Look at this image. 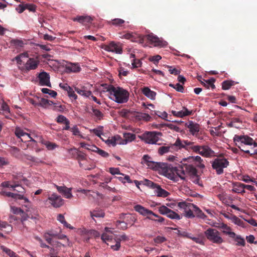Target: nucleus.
Segmentation results:
<instances>
[{
  "instance_id": "obj_1",
  "label": "nucleus",
  "mask_w": 257,
  "mask_h": 257,
  "mask_svg": "<svg viewBox=\"0 0 257 257\" xmlns=\"http://www.w3.org/2000/svg\"><path fill=\"white\" fill-rule=\"evenodd\" d=\"M119 37L130 40L134 42L143 44L146 40L155 47H165L167 45V42L162 39H160L153 33L147 35H142L138 34L127 33L125 34H120Z\"/></svg>"
},
{
  "instance_id": "obj_23",
  "label": "nucleus",
  "mask_w": 257,
  "mask_h": 257,
  "mask_svg": "<svg viewBox=\"0 0 257 257\" xmlns=\"http://www.w3.org/2000/svg\"><path fill=\"white\" fill-rule=\"evenodd\" d=\"M183 168L185 173L190 175L195 176L197 175V171L196 169L191 164H182Z\"/></svg>"
},
{
  "instance_id": "obj_26",
  "label": "nucleus",
  "mask_w": 257,
  "mask_h": 257,
  "mask_svg": "<svg viewBox=\"0 0 257 257\" xmlns=\"http://www.w3.org/2000/svg\"><path fill=\"white\" fill-rule=\"evenodd\" d=\"M172 113L175 116L182 117L192 114V111H189L186 107H183V109L180 111L172 110Z\"/></svg>"
},
{
  "instance_id": "obj_60",
  "label": "nucleus",
  "mask_w": 257,
  "mask_h": 257,
  "mask_svg": "<svg viewBox=\"0 0 257 257\" xmlns=\"http://www.w3.org/2000/svg\"><path fill=\"white\" fill-rule=\"evenodd\" d=\"M67 120L68 119L63 115H59L56 118V121L59 123H65Z\"/></svg>"
},
{
  "instance_id": "obj_18",
  "label": "nucleus",
  "mask_w": 257,
  "mask_h": 257,
  "mask_svg": "<svg viewBox=\"0 0 257 257\" xmlns=\"http://www.w3.org/2000/svg\"><path fill=\"white\" fill-rule=\"evenodd\" d=\"M66 72L67 73H77L80 71L81 68L78 63L66 62L65 64Z\"/></svg>"
},
{
  "instance_id": "obj_21",
  "label": "nucleus",
  "mask_w": 257,
  "mask_h": 257,
  "mask_svg": "<svg viewBox=\"0 0 257 257\" xmlns=\"http://www.w3.org/2000/svg\"><path fill=\"white\" fill-rule=\"evenodd\" d=\"M76 151V159L79 161V166L81 168H84L85 170H90L91 168L86 167L83 166V164L81 162V161H84L86 160V155L84 153L79 151L76 149H74Z\"/></svg>"
},
{
  "instance_id": "obj_12",
  "label": "nucleus",
  "mask_w": 257,
  "mask_h": 257,
  "mask_svg": "<svg viewBox=\"0 0 257 257\" xmlns=\"http://www.w3.org/2000/svg\"><path fill=\"white\" fill-rule=\"evenodd\" d=\"M15 133L16 136L20 139L22 142L26 143L31 141L35 143L36 142V141L31 137L29 134L25 132L23 130L19 127H17L16 128Z\"/></svg>"
},
{
  "instance_id": "obj_59",
  "label": "nucleus",
  "mask_w": 257,
  "mask_h": 257,
  "mask_svg": "<svg viewBox=\"0 0 257 257\" xmlns=\"http://www.w3.org/2000/svg\"><path fill=\"white\" fill-rule=\"evenodd\" d=\"M92 111L94 115L98 119H101L103 116V113L98 109L92 108Z\"/></svg>"
},
{
  "instance_id": "obj_45",
  "label": "nucleus",
  "mask_w": 257,
  "mask_h": 257,
  "mask_svg": "<svg viewBox=\"0 0 257 257\" xmlns=\"http://www.w3.org/2000/svg\"><path fill=\"white\" fill-rule=\"evenodd\" d=\"M130 57L134 58L132 62V65L134 68H138L141 66L142 64L141 61L139 59H135V54H131Z\"/></svg>"
},
{
  "instance_id": "obj_8",
  "label": "nucleus",
  "mask_w": 257,
  "mask_h": 257,
  "mask_svg": "<svg viewBox=\"0 0 257 257\" xmlns=\"http://www.w3.org/2000/svg\"><path fill=\"white\" fill-rule=\"evenodd\" d=\"M204 233L207 238L213 243L220 244L223 241L220 236L219 232L215 229L208 228Z\"/></svg>"
},
{
  "instance_id": "obj_41",
  "label": "nucleus",
  "mask_w": 257,
  "mask_h": 257,
  "mask_svg": "<svg viewBox=\"0 0 257 257\" xmlns=\"http://www.w3.org/2000/svg\"><path fill=\"white\" fill-rule=\"evenodd\" d=\"M91 217L94 218L95 217H103L104 216V213L103 210H93L90 212Z\"/></svg>"
},
{
  "instance_id": "obj_2",
  "label": "nucleus",
  "mask_w": 257,
  "mask_h": 257,
  "mask_svg": "<svg viewBox=\"0 0 257 257\" xmlns=\"http://www.w3.org/2000/svg\"><path fill=\"white\" fill-rule=\"evenodd\" d=\"M233 141L241 151L250 156L257 155V143L247 136L235 135Z\"/></svg>"
},
{
  "instance_id": "obj_3",
  "label": "nucleus",
  "mask_w": 257,
  "mask_h": 257,
  "mask_svg": "<svg viewBox=\"0 0 257 257\" xmlns=\"http://www.w3.org/2000/svg\"><path fill=\"white\" fill-rule=\"evenodd\" d=\"M106 91L109 93V98L118 103H125L128 101L129 93L122 88L115 87L109 85L105 87Z\"/></svg>"
},
{
  "instance_id": "obj_53",
  "label": "nucleus",
  "mask_w": 257,
  "mask_h": 257,
  "mask_svg": "<svg viewBox=\"0 0 257 257\" xmlns=\"http://www.w3.org/2000/svg\"><path fill=\"white\" fill-rule=\"evenodd\" d=\"M120 181H121L123 183H125V182L132 183V181L130 179V177L128 175L125 176H121L119 177H116Z\"/></svg>"
},
{
  "instance_id": "obj_22",
  "label": "nucleus",
  "mask_w": 257,
  "mask_h": 257,
  "mask_svg": "<svg viewBox=\"0 0 257 257\" xmlns=\"http://www.w3.org/2000/svg\"><path fill=\"white\" fill-rule=\"evenodd\" d=\"M142 164H146L149 168L155 169L157 167L158 164L152 161L151 157L148 155H145L142 158Z\"/></svg>"
},
{
  "instance_id": "obj_29",
  "label": "nucleus",
  "mask_w": 257,
  "mask_h": 257,
  "mask_svg": "<svg viewBox=\"0 0 257 257\" xmlns=\"http://www.w3.org/2000/svg\"><path fill=\"white\" fill-rule=\"evenodd\" d=\"M128 236L125 234H122L120 235L117 239H115V245H111V248H112L114 250H118L120 246V241L121 240H128Z\"/></svg>"
},
{
  "instance_id": "obj_7",
  "label": "nucleus",
  "mask_w": 257,
  "mask_h": 257,
  "mask_svg": "<svg viewBox=\"0 0 257 257\" xmlns=\"http://www.w3.org/2000/svg\"><path fill=\"white\" fill-rule=\"evenodd\" d=\"M229 162L224 158H216L211 163L212 168L215 170L217 175L223 173V169L227 168L229 165Z\"/></svg>"
},
{
  "instance_id": "obj_52",
  "label": "nucleus",
  "mask_w": 257,
  "mask_h": 257,
  "mask_svg": "<svg viewBox=\"0 0 257 257\" xmlns=\"http://www.w3.org/2000/svg\"><path fill=\"white\" fill-rule=\"evenodd\" d=\"M235 241H236L237 245H241V246H244L245 242L244 238H242L240 235H236L234 237Z\"/></svg>"
},
{
  "instance_id": "obj_46",
  "label": "nucleus",
  "mask_w": 257,
  "mask_h": 257,
  "mask_svg": "<svg viewBox=\"0 0 257 257\" xmlns=\"http://www.w3.org/2000/svg\"><path fill=\"white\" fill-rule=\"evenodd\" d=\"M124 138L125 140V144H126L128 141L131 142L136 139V135L132 133H125L124 134Z\"/></svg>"
},
{
  "instance_id": "obj_40",
  "label": "nucleus",
  "mask_w": 257,
  "mask_h": 257,
  "mask_svg": "<svg viewBox=\"0 0 257 257\" xmlns=\"http://www.w3.org/2000/svg\"><path fill=\"white\" fill-rule=\"evenodd\" d=\"M93 148H94L93 150H92V152H96L99 155H100L101 157L104 158H107L109 156V154L106 152L98 148L96 146H92Z\"/></svg>"
},
{
  "instance_id": "obj_31",
  "label": "nucleus",
  "mask_w": 257,
  "mask_h": 257,
  "mask_svg": "<svg viewBox=\"0 0 257 257\" xmlns=\"http://www.w3.org/2000/svg\"><path fill=\"white\" fill-rule=\"evenodd\" d=\"M221 213L224 215V216L227 218L230 219L235 224L237 225H240L242 221L237 217L236 216L229 214V213H226L225 210H222Z\"/></svg>"
},
{
  "instance_id": "obj_39",
  "label": "nucleus",
  "mask_w": 257,
  "mask_h": 257,
  "mask_svg": "<svg viewBox=\"0 0 257 257\" xmlns=\"http://www.w3.org/2000/svg\"><path fill=\"white\" fill-rule=\"evenodd\" d=\"M184 142H188V141H183L182 142L179 139H178L176 140V142L174 144L171 145V146H172V148L174 146H175V147H177L178 149L184 148L186 146V147H187V149L189 150V146L188 145H186L184 143Z\"/></svg>"
},
{
  "instance_id": "obj_55",
  "label": "nucleus",
  "mask_w": 257,
  "mask_h": 257,
  "mask_svg": "<svg viewBox=\"0 0 257 257\" xmlns=\"http://www.w3.org/2000/svg\"><path fill=\"white\" fill-rule=\"evenodd\" d=\"M109 172L112 175H120L121 176H124L123 174L120 172L119 169L118 168H109Z\"/></svg>"
},
{
  "instance_id": "obj_25",
  "label": "nucleus",
  "mask_w": 257,
  "mask_h": 257,
  "mask_svg": "<svg viewBox=\"0 0 257 257\" xmlns=\"http://www.w3.org/2000/svg\"><path fill=\"white\" fill-rule=\"evenodd\" d=\"M2 194L5 195L9 197H11L15 199H24L25 203H29V200L27 198L24 197L22 194L12 193L10 192L2 191Z\"/></svg>"
},
{
  "instance_id": "obj_58",
  "label": "nucleus",
  "mask_w": 257,
  "mask_h": 257,
  "mask_svg": "<svg viewBox=\"0 0 257 257\" xmlns=\"http://www.w3.org/2000/svg\"><path fill=\"white\" fill-rule=\"evenodd\" d=\"M166 238L164 236H157L154 238V241L156 244H160L166 241Z\"/></svg>"
},
{
  "instance_id": "obj_63",
  "label": "nucleus",
  "mask_w": 257,
  "mask_h": 257,
  "mask_svg": "<svg viewBox=\"0 0 257 257\" xmlns=\"http://www.w3.org/2000/svg\"><path fill=\"white\" fill-rule=\"evenodd\" d=\"M67 92L68 96L70 98H73L74 100H76L77 99V95L75 93V92L72 87H70V90H68Z\"/></svg>"
},
{
  "instance_id": "obj_19",
  "label": "nucleus",
  "mask_w": 257,
  "mask_h": 257,
  "mask_svg": "<svg viewBox=\"0 0 257 257\" xmlns=\"http://www.w3.org/2000/svg\"><path fill=\"white\" fill-rule=\"evenodd\" d=\"M185 125L189 129L190 133L193 136H196L199 132V125L192 121H189L186 123Z\"/></svg>"
},
{
  "instance_id": "obj_4",
  "label": "nucleus",
  "mask_w": 257,
  "mask_h": 257,
  "mask_svg": "<svg viewBox=\"0 0 257 257\" xmlns=\"http://www.w3.org/2000/svg\"><path fill=\"white\" fill-rule=\"evenodd\" d=\"M166 176L171 180L177 181V178L180 177L182 180L185 179V172L183 168V165L178 167H173L168 164H163L161 167Z\"/></svg>"
},
{
  "instance_id": "obj_13",
  "label": "nucleus",
  "mask_w": 257,
  "mask_h": 257,
  "mask_svg": "<svg viewBox=\"0 0 257 257\" xmlns=\"http://www.w3.org/2000/svg\"><path fill=\"white\" fill-rule=\"evenodd\" d=\"M139 213L144 216H146L147 218L150 219L157 221L159 222H162L164 220V218L162 217L158 216L157 214L153 213L150 210H136Z\"/></svg>"
},
{
  "instance_id": "obj_33",
  "label": "nucleus",
  "mask_w": 257,
  "mask_h": 257,
  "mask_svg": "<svg viewBox=\"0 0 257 257\" xmlns=\"http://www.w3.org/2000/svg\"><path fill=\"white\" fill-rule=\"evenodd\" d=\"M105 230L106 232L103 233L101 235V239L104 242H106V241H111L113 237V234L107 227L105 228Z\"/></svg>"
},
{
  "instance_id": "obj_48",
  "label": "nucleus",
  "mask_w": 257,
  "mask_h": 257,
  "mask_svg": "<svg viewBox=\"0 0 257 257\" xmlns=\"http://www.w3.org/2000/svg\"><path fill=\"white\" fill-rule=\"evenodd\" d=\"M53 102L45 98H41L39 100V106L42 107H47L48 105H51Z\"/></svg>"
},
{
  "instance_id": "obj_50",
  "label": "nucleus",
  "mask_w": 257,
  "mask_h": 257,
  "mask_svg": "<svg viewBox=\"0 0 257 257\" xmlns=\"http://www.w3.org/2000/svg\"><path fill=\"white\" fill-rule=\"evenodd\" d=\"M144 184L148 187H149L153 189H155L158 184L153 182L152 181L145 179L143 182Z\"/></svg>"
},
{
  "instance_id": "obj_42",
  "label": "nucleus",
  "mask_w": 257,
  "mask_h": 257,
  "mask_svg": "<svg viewBox=\"0 0 257 257\" xmlns=\"http://www.w3.org/2000/svg\"><path fill=\"white\" fill-rule=\"evenodd\" d=\"M108 23L116 27L121 26L124 23V21L121 19L116 18L108 22Z\"/></svg>"
},
{
  "instance_id": "obj_43",
  "label": "nucleus",
  "mask_w": 257,
  "mask_h": 257,
  "mask_svg": "<svg viewBox=\"0 0 257 257\" xmlns=\"http://www.w3.org/2000/svg\"><path fill=\"white\" fill-rule=\"evenodd\" d=\"M170 148H172V146H162L159 148L158 153L160 155H163L166 153H168L170 151Z\"/></svg>"
},
{
  "instance_id": "obj_6",
  "label": "nucleus",
  "mask_w": 257,
  "mask_h": 257,
  "mask_svg": "<svg viewBox=\"0 0 257 257\" xmlns=\"http://www.w3.org/2000/svg\"><path fill=\"white\" fill-rule=\"evenodd\" d=\"M162 136V133L156 131H146L139 138L145 143L148 144H158L157 142L160 140V137Z\"/></svg>"
},
{
  "instance_id": "obj_56",
  "label": "nucleus",
  "mask_w": 257,
  "mask_h": 257,
  "mask_svg": "<svg viewBox=\"0 0 257 257\" xmlns=\"http://www.w3.org/2000/svg\"><path fill=\"white\" fill-rule=\"evenodd\" d=\"M57 238L59 239H66V243L67 245L69 246H72L71 242L66 235L57 234Z\"/></svg>"
},
{
  "instance_id": "obj_14",
  "label": "nucleus",
  "mask_w": 257,
  "mask_h": 257,
  "mask_svg": "<svg viewBox=\"0 0 257 257\" xmlns=\"http://www.w3.org/2000/svg\"><path fill=\"white\" fill-rule=\"evenodd\" d=\"M167 205L171 208L179 207L181 209H199L198 207L194 205L193 204L190 203H187L185 201L170 203V204H168Z\"/></svg>"
},
{
  "instance_id": "obj_51",
  "label": "nucleus",
  "mask_w": 257,
  "mask_h": 257,
  "mask_svg": "<svg viewBox=\"0 0 257 257\" xmlns=\"http://www.w3.org/2000/svg\"><path fill=\"white\" fill-rule=\"evenodd\" d=\"M75 232H76L77 233H78V234H79L80 235H88V233H89V230H87L84 227L75 229Z\"/></svg>"
},
{
  "instance_id": "obj_37",
  "label": "nucleus",
  "mask_w": 257,
  "mask_h": 257,
  "mask_svg": "<svg viewBox=\"0 0 257 257\" xmlns=\"http://www.w3.org/2000/svg\"><path fill=\"white\" fill-rule=\"evenodd\" d=\"M189 160H192V161H195L196 163L200 162V164H196V166L201 169H203L205 168V165L203 163V160L202 158L199 156H197L196 157H191L189 158Z\"/></svg>"
},
{
  "instance_id": "obj_38",
  "label": "nucleus",
  "mask_w": 257,
  "mask_h": 257,
  "mask_svg": "<svg viewBox=\"0 0 257 257\" xmlns=\"http://www.w3.org/2000/svg\"><path fill=\"white\" fill-rule=\"evenodd\" d=\"M42 143L46 146L47 149L49 150H53L58 147V146L55 143L45 140H43L42 141Z\"/></svg>"
},
{
  "instance_id": "obj_62",
  "label": "nucleus",
  "mask_w": 257,
  "mask_h": 257,
  "mask_svg": "<svg viewBox=\"0 0 257 257\" xmlns=\"http://www.w3.org/2000/svg\"><path fill=\"white\" fill-rule=\"evenodd\" d=\"M13 211L14 214H19L21 216H22V220H25L26 219L27 216H25V212L24 211V210H13Z\"/></svg>"
},
{
  "instance_id": "obj_61",
  "label": "nucleus",
  "mask_w": 257,
  "mask_h": 257,
  "mask_svg": "<svg viewBox=\"0 0 257 257\" xmlns=\"http://www.w3.org/2000/svg\"><path fill=\"white\" fill-rule=\"evenodd\" d=\"M138 116L140 117V118L145 120L147 121H150L151 119L150 115L146 113H141L138 115Z\"/></svg>"
},
{
  "instance_id": "obj_36",
  "label": "nucleus",
  "mask_w": 257,
  "mask_h": 257,
  "mask_svg": "<svg viewBox=\"0 0 257 257\" xmlns=\"http://www.w3.org/2000/svg\"><path fill=\"white\" fill-rule=\"evenodd\" d=\"M221 227L223 229V233L228 235L231 238L235 237V233L231 231L230 228L229 226H228L226 224H222Z\"/></svg>"
},
{
  "instance_id": "obj_11",
  "label": "nucleus",
  "mask_w": 257,
  "mask_h": 257,
  "mask_svg": "<svg viewBox=\"0 0 257 257\" xmlns=\"http://www.w3.org/2000/svg\"><path fill=\"white\" fill-rule=\"evenodd\" d=\"M102 48L106 51L116 54H121L122 52L121 44L120 43H115L113 41L110 42L107 45H104Z\"/></svg>"
},
{
  "instance_id": "obj_15",
  "label": "nucleus",
  "mask_w": 257,
  "mask_h": 257,
  "mask_svg": "<svg viewBox=\"0 0 257 257\" xmlns=\"http://www.w3.org/2000/svg\"><path fill=\"white\" fill-rule=\"evenodd\" d=\"M38 78L39 80V84L41 85L51 87L50 81V76L48 73L42 71L39 74Z\"/></svg>"
},
{
  "instance_id": "obj_17",
  "label": "nucleus",
  "mask_w": 257,
  "mask_h": 257,
  "mask_svg": "<svg viewBox=\"0 0 257 257\" xmlns=\"http://www.w3.org/2000/svg\"><path fill=\"white\" fill-rule=\"evenodd\" d=\"M39 64V61L35 58H29L26 64L25 68L27 71L36 69Z\"/></svg>"
},
{
  "instance_id": "obj_64",
  "label": "nucleus",
  "mask_w": 257,
  "mask_h": 257,
  "mask_svg": "<svg viewBox=\"0 0 257 257\" xmlns=\"http://www.w3.org/2000/svg\"><path fill=\"white\" fill-rule=\"evenodd\" d=\"M215 81V79L213 78L207 80L206 83H207L208 85L206 86V88L208 89L209 87H211L212 89H214L215 88V85L214 84Z\"/></svg>"
},
{
  "instance_id": "obj_16",
  "label": "nucleus",
  "mask_w": 257,
  "mask_h": 257,
  "mask_svg": "<svg viewBox=\"0 0 257 257\" xmlns=\"http://www.w3.org/2000/svg\"><path fill=\"white\" fill-rule=\"evenodd\" d=\"M55 187L59 193L61 194L63 197L67 199H71L72 198L71 188H68L65 186H60L55 185Z\"/></svg>"
},
{
  "instance_id": "obj_57",
  "label": "nucleus",
  "mask_w": 257,
  "mask_h": 257,
  "mask_svg": "<svg viewBox=\"0 0 257 257\" xmlns=\"http://www.w3.org/2000/svg\"><path fill=\"white\" fill-rule=\"evenodd\" d=\"M8 228V231H10L12 230V226L9 224L6 221H0V229L2 230H3L4 228Z\"/></svg>"
},
{
  "instance_id": "obj_44",
  "label": "nucleus",
  "mask_w": 257,
  "mask_h": 257,
  "mask_svg": "<svg viewBox=\"0 0 257 257\" xmlns=\"http://www.w3.org/2000/svg\"><path fill=\"white\" fill-rule=\"evenodd\" d=\"M11 187L14 191L20 193V194L22 195L25 192V189L21 185L17 184L11 185Z\"/></svg>"
},
{
  "instance_id": "obj_10",
  "label": "nucleus",
  "mask_w": 257,
  "mask_h": 257,
  "mask_svg": "<svg viewBox=\"0 0 257 257\" xmlns=\"http://www.w3.org/2000/svg\"><path fill=\"white\" fill-rule=\"evenodd\" d=\"M92 85L85 84L83 85H79L74 87L75 91L79 95L84 97H89L92 94L91 91Z\"/></svg>"
},
{
  "instance_id": "obj_9",
  "label": "nucleus",
  "mask_w": 257,
  "mask_h": 257,
  "mask_svg": "<svg viewBox=\"0 0 257 257\" xmlns=\"http://www.w3.org/2000/svg\"><path fill=\"white\" fill-rule=\"evenodd\" d=\"M46 202L54 208H59L64 204V200L60 196L53 193L48 197Z\"/></svg>"
},
{
  "instance_id": "obj_34",
  "label": "nucleus",
  "mask_w": 257,
  "mask_h": 257,
  "mask_svg": "<svg viewBox=\"0 0 257 257\" xmlns=\"http://www.w3.org/2000/svg\"><path fill=\"white\" fill-rule=\"evenodd\" d=\"M154 191L155 193L159 197H167L169 194L168 192L162 189L159 185H157Z\"/></svg>"
},
{
  "instance_id": "obj_49",
  "label": "nucleus",
  "mask_w": 257,
  "mask_h": 257,
  "mask_svg": "<svg viewBox=\"0 0 257 257\" xmlns=\"http://www.w3.org/2000/svg\"><path fill=\"white\" fill-rule=\"evenodd\" d=\"M28 57V55L27 53H22L16 57V60L18 64H21L23 63V59L27 58Z\"/></svg>"
},
{
  "instance_id": "obj_20",
  "label": "nucleus",
  "mask_w": 257,
  "mask_h": 257,
  "mask_svg": "<svg viewBox=\"0 0 257 257\" xmlns=\"http://www.w3.org/2000/svg\"><path fill=\"white\" fill-rule=\"evenodd\" d=\"M72 20L74 22H78L82 25H85L89 23H91L93 20V18L89 16H78L76 17L73 18Z\"/></svg>"
},
{
  "instance_id": "obj_47",
  "label": "nucleus",
  "mask_w": 257,
  "mask_h": 257,
  "mask_svg": "<svg viewBox=\"0 0 257 257\" xmlns=\"http://www.w3.org/2000/svg\"><path fill=\"white\" fill-rule=\"evenodd\" d=\"M189 238L191 239L193 241L197 243H199L200 244H204L203 238L201 236L198 235L197 236L194 237L191 234V237H189Z\"/></svg>"
},
{
  "instance_id": "obj_54",
  "label": "nucleus",
  "mask_w": 257,
  "mask_h": 257,
  "mask_svg": "<svg viewBox=\"0 0 257 257\" xmlns=\"http://www.w3.org/2000/svg\"><path fill=\"white\" fill-rule=\"evenodd\" d=\"M88 237L87 239V240H89V238L91 236H93L95 238L99 237L100 233L97 231H96L95 230L91 229V230H89V233H88Z\"/></svg>"
},
{
  "instance_id": "obj_27",
  "label": "nucleus",
  "mask_w": 257,
  "mask_h": 257,
  "mask_svg": "<svg viewBox=\"0 0 257 257\" xmlns=\"http://www.w3.org/2000/svg\"><path fill=\"white\" fill-rule=\"evenodd\" d=\"M142 91L143 94L147 97L148 98L152 99L155 100L156 96V92L151 90L148 87H144L142 89Z\"/></svg>"
},
{
  "instance_id": "obj_5",
  "label": "nucleus",
  "mask_w": 257,
  "mask_h": 257,
  "mask_svg": "<svg viewBox=\"0 0 257 257\" xmlns=\"http://www.w3.org/2000/svg\"><path fill=\"white\" fill-rule=\"evenodd\" d=\"M184 143L189 146V150L194 153L199 154L203 157L210 158L216 156L215 153L208 146L194 145V142H184Z\"/></svg>"
},
{
  "instance_id": "obj_30",
  "label": "nucleus",
  "mask_w": 257,
  "mask_h": 257,
  "mask_svg": "<svg viewBox=\"0 0 257 257\" xmlns=\"http://www.w3.org/2000/svg\"><path fill=\"white\" fill-rule=\"evenodd\" d=\"M121 138L119 136H115L111 137V139H108L105 141L107 145H111L112 146H115L117 144H123V143L121 142Z\"/></svg>"
},
{
  "instance_id": "obj_35",
  "label": "nucleus",
  "mask_w": 257,
  "mask_h": 257,
  "mask_svg": "<svg viewBox=\"0 0 257 257\" xmlns=\"http://www.w3.org/2000/svg\"><path fill=\"white\" fill-rule=\"evenodd\" d=\"M237 82L231 80H225L222 82V89L223 90H228L232 86L234 85Z\"/></svg>"
},
{
  "instance_id": "obj_24",
  "label": "nucleus",
  "mask_w": 257,
  "mask_h": 257,
  "mask_svg": "<svg viewBox=\"0 0 257 257\" xmlns=\"http://www.w3.org/2000/svg\"><path fill=\"white\" fill-rule=\"evenodd\" d=\"M195 216L202 218L205 216L201 210H188L186 212V216L189 218H193Z\"/></svg>"
},
{
  "instance_id": "obj_32",
  "label": "nucleus",
  "mask_w": 257,
  "mask_h": 257,
  "mask_svg": "<svg viewBox=\"0 0 257 257\" xmlns=\"http://www.w3.org/2000/svg\"><path fill=\"white\" fill-rule=\"evenodd\" d=\"M232 191L241 194L244 193L245 191L243 190V184L240 182L233 183Z\"/></svg>"
},
{
  "instance_id": "obj_28",
  "label": "nucleus",
  "mask_w": 257,
  "mask_h": 257,
  "mask_svg": "<svg viewBox=\"0 0 257 257\" xmlns=\"http://www.w3.org/2000/svg\"><path fill=\"white\" fill-rule=\"evenodd\" d=\"M162 214H166L169 218L173 219H180V215L172 210H159Z\"/></svg>"
}]
</instances>
